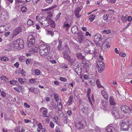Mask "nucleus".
<instances>
[{"instance_id": "1", "label": "nucleus", "mask_w": 132, "mask_h": 132, "mask_svg": "<svg viewBox=\"0 0 132 132\" xmlns=\"http://www.w3.org/2000/svg\"><path fill=\"white\" fill-rule=\"evenodd\" d=\"M13 47L18 49H22L24 47V43L22 39H18L14 41Z\"/></svg>"}, {"instance_id": "2", "label": "nucleus", "mask_w": 132, "mask_h": 132, "mask_svg": "<svg viewBox=\"0 0 132 132\" xmlns=\"http://www.w3.org/2000/svg\"><path fill=\"white\" fill-rule=\"evenodd\" d=\"M131 122L127 119L123 120L121 123V128L123 130H127L130 126Z\"/></svg>"}, {"instance_id": "3", "label": "nucleus", "mask_w": 132, "mask_h": 132, "mask_svg": "<svg viewBox=\"0 0 132 132\" xmlns=\"http://www.w3.org/2000/svg\"><path fill=\"white\" fill-rule=\"evenodd\" d=\"M35 34H34L30 35L28 36L27 43L28 47L32 46L35 44Z\"/></svg>"}, {"instance_id": "4", "label": "nucleus", "mask_w": 132, "mask_h": 132, "mask_svg": "<svg viewBox=\"0 0 132 132\" xmlns=\"http://www.w3.org/2000/svg\"><path fill=\"white\" fill-rule=\"evenodd\" d=\"M39 21L40 23L41 26L43 28L47 27L49 24V20L47 19L44 16L40 17Z\"/></svg>"}, {"instance_id": "5", "label": "nucleus", "mask_w": 132, "mask_h": 132, "mask_svg": "<svg viewBox=\"0 0 132 132\" xmlns=\"http://www.w3.org/2000/svg\"><path fill=\"white\" fill-rule=\"evenodd\" d=\"M78 35V40L79 43H82L84 42L85 43H87L88 44V45H91L92 44V42L88 39H84L83 37L82 36L83 35L82 32L81 33V34H79Z\"/></svg>"}, {"instance_id": "6", "label": "nucleus", "mask_w": 132, "mask_h": 132, "mask_svg": "<svg viewBox=\"0 0 132 132\" xmlns=\"http://www.w3.org/2000/svg\"><path fill=\"white\" fill-rule=\"evenodd\" d=\"M94 37L96 46L98 47L100 46L102 42L101 35L99 34H98L95 35Z\"/></svg>"}, {"instance_id": "7", "label": "nucleus", "mask_w": 132, "mask_h": 132, "mask_svg": "<svg viewBox=\"0 0 132 132\" xmlns=\"http://www.w3.org/2000/svg\"><path fill=\"white\" fill-rule=\"evenodd\" d=\"M86 124L84 120L80 121L77 123H76V127L77 129H81L84 128Z\"/></svg>"}, {"instance_id": "8", "label": "nucleus", "mask_w": 132, "mask_h": 132, "mask_svg": "<svg viewBox=\"0 0 132 132\" xmlns=\"http://www.w3.org/2000/svg\"><path fill=\"white\" fill-rule=\"evenodd\" d=\"M40 46V48L43 49L46 56L48 55L50 51V47L49 46L44 44H42Z\"/></svg>"}, {"instance_id": "9", "label": "nucleus", "mask_w": 132, "mask_h": 132, "mask_svg": "<svg viewBox=\"0 0 132 132\" xmlns=\"http://www.w3.org/2000/svg\"><path fill=\"white\" fill-rule=\"evenodd\" d=\"M22 29L21 26H19L14 29L12 33V38L14 37L19 34L21 31Z\"/></svg>"}, {"instance_id": "10", "label": "nucleus", "mask_w": 132, "mask_h": 132, "mask_svg": "<svg viewBox=\"0 0 132 132\" xmlns=\"http://www.w3.org/2000/svg\"><path fill=\"white\" fill-rule=\"evenodd\" d=\"M71 31L75 35H78L82 32L81 30H78V27L76 26H74L72 28Z\"/></svg>"}, {"instance_id": "11", "label": "nucleus", "mask_w": 132, "mask_h": 132, "mask_svg": "<svg viewBox=\"0 0 132 132\" xmlns=\"http://www.w3.org/2000/svg\"><path fill=\"white\" fill-rule=\"evenodd\" d=\"M121 111L123 113L126 114L127 113L129 110V107L126 105H122L120 106Z\"/></svg>"}, {"instance_id": "12", "label": "nucleus", "mask_w": 132, "mask_h": 132, "mask_svg": "<svg viewBox=\"0 0 132 132\" xmlns=\"http://www.w3.org/2000/svg\"><path fill=\"white\" fill-rule=\"evenodd\" d=\"M106 130L108 132H117L115 128L112 126V125L108 126L106 127Z\"/></svg>"}, {"instance_id": "13", "label": "nucleus", "mask_w": 132, "mask_h": 132, "mask_svg": "<svg viewBox=\"0 0 132 132\" xmlns=\"http://www.w3.org/2000/svg\"><path fill=\"white\" fill-rule=\"evenodd\" d=\"M40 111L42 112L43 113V116L44 117H48L47 116V111L46 109L45 108L42 107L40 109Z\"/></svg>"}, {"instance_id": "14", "label": "nucleus", "mask_w": 132, "mask_h": 132, "mask_svg": "<svg viewBox=\"0 0 132 132\" xmlns=\"http://www.w3.org/2000/svg\"><path fill=\"white\" fill-rule=\"evenodd\" d=\"M87 48L85 49V51L86 53L89 54H93L94 53L95 51L94 48L92 46H91L89 50L88 49V50H87Z\"/></svg>"}, {"instance_id": "15", "label": "nucleus", "mask_w": 132, "mask_h": 132, "mask_svg": "<svg viewBox=\"0 0 132 132\" xmlns=\"http://www.w3.org/2000/svg\"><path fill=\"white\" fill-rule=\"evenodd\" d=\"M75 71L76 72L78 75H80L81 74L82 72L81 68L80 67L79 65H78L75 68Z\"/></svg>"}, {"instance_id": "16", "label": "nucleus", "mask_w": 132, "mask_h": 132, "mask_svg": "<svg viewBox=\"0 0 132 132\" xmlns=\"http://www.w3.org/2000/svg\"><path fill=\"white\" fill-rule=\"evenodd\" d=\"M112 115L114 116L115 118H117L119 117V110L118 109H114L112 112Z\"/></svg>"}, {"instance_id": "17", "label": "nucleus", "mask_w": 132, "mask_h": 132, "mask_svg": "<svg viewBox=\"0 0 132 132\" xmlns=\"http://www.w3.org/2000/svg\"><path fill=\"white\" fill-rule=\"evenodd\" d=\"M64 51L67 53L68 54H70L71 53L70 50L68 47V44H66L64 47L63 50L62 52H64Z\"/></svg>"}, {"instance_id": "18", "label": "nucleus", "mask_w": 132, "mask_h": 132, "mask_svg": "<svg viewBox=\"0 0 132 132\" xmlns=\"http://www.w3.org/2000/svg\"><path fill=\"white\" fill-rule=\"evenodd\" d=\"M58 43L59 44L57 47L56 49L59 51H61L63 49V48L62 47V42L61 40H59Z\"/></svg>"}, {"instance_id": "19", "label": "nucleus", "mask_w": 132, "mask_h": 132, "mask_svg": "<svg viewBox=\"0 0 132 132\" xmlns=\"http://www.w3.org/2000/svg\"><path fill=\"white\" fill-rule=\"evenodd\" d=\"M62 54H63L64 58L68 60H69L70 59V57L68 55L69 54H68L67 53L65 52V51L62 52Z\"/></svg>"}, {"instance_id": "20", "label": "nucleus", "mask_w": 132, "mask_h": 132, "mask_svg": "<svg viewBox=\"0 0 132 132\" xmlns=\"http://www.w3.org/2000/svg\"><path fill=\"white\" fill-rule=\"evenodd\" d=\"M76 56L78 59L81 60H85V57L82 56L80 53H77L76 54Z\"/></svg>"}, {"instance_id": "21", "label": "nucleus", "mask_w": 132, "mask_h": 132, "mask_svg": "<svg viewBox=\"0 0 132 132\" xmlns=\"http://www.w3.org/2000/svg\"><path fill=\"white\" fill-rule=\"evenodd\" d=\"M109 102L111 105H114L116 104V103L114 100V98L113 96H111L110 97Z\"/></svg>"}, {"instance_id": "22", "label": "nucleus", "mask_w": 132, "mask_h": 132, "mask_svg": "<svg viewBox=\"0 0 132 132\" xmlns=\"http://www.w3.org/2000/svg\"><path fill=\"white\" fill-rule=\"evenodd\" d=\"M101 93L102 95L105 99L106 100L108 99V95L106 92L104 90H102L101 91Z\"/></svg>"}, {"instance_id": "23", "label": "nucleus", "mask_w": 132, "mask_h": 132, "mask_svg": "<svg viewBox=\"0 0 132 132\" xmlns=\"http://www.w3.org/2000/svg\"><path fill=\"white\" fill-rule=\"evenodd\" d=\"M29 92L34 93H37L38 89L37 88H35L34 87H31L29 88Z\"/></svg>"}, {"instance_id": "24", "label": "nucleus", "mask_w": 132, "mask_h": 132, "mask_svg": "<svg viewBox=\"0 0 132 132\" xmlns=\"http://www.w3.org/2000/svg\"><path fill=\"white\" fill-rule=\"evenodd\" d=\"M39 54L41 56L43 57L46 56L45 54V52L43 51V49L40 48V46L39 47Z\"/></svg>"}, {"instance_id": "25", "label": "nucleus", "mask_w": 132, "mask_h": 132, "mask_svg": "<svg viewBox=\"0 0 132 132\" xmlns=\"http://www.w3.org/2000/svg\"><path fill=\"white\" fill-rule=\"evenodd\" d=\"M81 111L83 113L87 114L88 113V108L86 107H84L81 109Z\"/></svg>"}, {"instance_id": "26", "label": "nucleus", "mask_w": 132, "mask_h": 132, "mask_svg": "<svg viewBox=\"0 0 132 132\" xmlns=\"http://www.w3.org/2000/svg\"><path fill=\"white\" fill-rule=\"evenodd\" d=\"M80 11V9L79 7L77 8L75 11V14L77 18H79L80 16L79 15V13Z\"/></svg>"}, {"instance_id": "27", "label": "nucleus", "mask_w": 132, "mask_h": 132, "mask_svg": "<svg viewBox=\"0 0 132 132\" xmlns=\"http://www.w3.org/2000/svg\"><path fill=\"white\" fill-rule=\"evenodd\" d=\"M49 23L50 26L52 27H54L55 26V22L52 20L49 19Z\"/></svg>"}, {"instance_id": "28", "label": "nucleus", "mask_w": 132, "mask_h": 132, "mask_svg": "<svg viewBox=\"0 0 132 132\" xmlns=\"http://www.w3.org/2000/svg\"><path fill=\"white\" fill-rule=\"evenodd\" d=\"M101 103L103 108V109L105 108L107 105L106 101L105 100H102Z\"/></svg>"}, {"instance_id": "29", "label": "nucleus", "mask_w": 132, "mask_h": 132, "mask_svg": "<svg viewBox=\"0 0 132 132\" xmlns=\"http://www.w3.org/2000/svg\"><path fill=\"white\" fill-rule=\"evenodd\" d=\"M90 89H88L87 90V96L88 97V100L89 101V102H90L91 104L92 105V101H91V98L89 96V94L90 93Z\"/></svg>"}, {"instance_id": "30", "label": "nucleus", "mask_w": 132, "mask_h": 132, "mask_svg": "<svg viewBox=\"0 0 132 132\" xmlns=\"http://www.w3.org/2000/svg\"><path fill=\"white\" fill-rule=\"evenodd\" d=\"M102 49H103L104 48H109L110 47V45L106 43H103L102 44Z\"/></svg>"}, {"instance_id": "31", "label": "nucleus", "mask_w": 132, "mask_h": 132, "mask_svg": "<svg viewBox=\"0 0 132 132\" xmlns=\"http://www.w3.org/2000/svg\"><path fill=\"white\" fill-rule=\"evenodd\" d=\"M60 66L61 68L63 69L68 68L67 65L64 63L61 64L60 65Z\"/></svg>"}, {"instance_id": "32", "label": "nucleus", "mask_w": 132, "mask_h": 132, "mask_svg": "<svg viewBox=\"0 0 132 132\" xmlns=\"http://www.w3.org/2000/svg\"><path fill=\"white\" fill-rule=\"evenodd\" d=\"M55 7V6H53L52 7H51V8H49L48 9H42V11L43 12H46L48 11H50V10H53V9H54Z\"/></svg>"}, {"instance_id": "33", "label": "nucleus", "mask_w": 132, "mask_h": 132, "mask_svg": "<svg viewBox=\"0 0 132 132\" xmlns=\"http://www.w3.org/2000/svg\"><path fill=\"white\" fill-rule=\"evenodd\" d=\"M27 24L29 25H32L34 24V22L30 19H29L28 21Z\"/></svg>"}, {"instance_id": "34", "label": "nucleus", "mask_w": 132, "mask_h": 132, "mask_svg": "<svg viewBox=\"0 0 132 132\" xmlns=\"http://www.w3.org/2000/svg\"><path fill=\"white\" fill-rule=\"evenodd\" d=\"M104 68V66H98V71L100 72H101L103 71Z\"/></svg>"}, {"instance_id": "35", "label": "nucleus", "mask_w": 132, "mask_h": 132, "mask_svg": "<svg viewBox=\"0 0 132 132\" xmlns=\"http://www.w3.org/2000/svg\"><path fill=\"white\" fill-rule=\"evenodd\" d=\"M97 65L98 66H104V64L102 61H99L97 63Z\"/></svg>"}, {"instance_id": "36", "label": "nucleus", "mask_w": 132, "mask_h": 132, "mask_svg": "<svg viewBox=\"0 0 132 132\" xmlns=\"http://www.w3.org/2000/svg\"><path fill=\"white\" fill-rule=\"evenodd\" d=\"M1 60L3 61L7 62L9 61V59L6 57L3 56L1 58Z\"/></svg>"}, {"instance_id": "37", "label": "nucleus", "mask_w": 132, "mask_h": 132, "mask_svg": "<svg viewBox=\"0 0 132 132\" xmlns=\"http://www.w3.org/2000/svg\"><path fill=\"white\" fill-rule=\"evenodd\" d=\"M57 108L60 111L62 110V106L61 103V102L59 103V104L58 103L57 104Z\"/></svg>"}, {"instance_id": "38", "label": "nucleus", "mask_w": 132, "mask_h": 132, "mask_svg": "<svg viewBox=\"0 0 132 132\" xmlns=\"http://www.w3.org/2000/svg\"><path fill=\"white\" fill-rule=\"evenodd\" d=\"M95 17V15L93 14L89 16V20L91 21H93Z\"/></svg>"}, {"instance_id": "39", "label": "nucleus", "mask_w": 132, "mask_h": 132, "mask_svg": "<svg viewBox=\"0 0 132 132\" xmlns=\"http://www.w3.org/2000/svg\"><path fill=\"white\" fill-rule=\"evenodd\" d=\"M53 12L52 11H49L47 12V15L49 18H51L52 16Z\"/></svg>"}, {"instance_id": "40", "label": "nucleus", "mask_w": 132, "mask_h": 132, "mask_svg": "<svg viewBox=\"0 0 132 132\" xmlns=\"http://www.w3.org/2000/svg\"><path fill=\"white\" fill-rule=\"evenodd\" d=\"M25 79H23L20 78L19 79V81L20 83L21 84H24V81Z\"/></svg>"}, {"instance_id": "41", "label": "nucleus", "mask_w": 132, "mask_h": 132, "mask_svg": "<svg viewBox=\"0 0 132 132\" xmlns=\"http://www.w3.org/2000/svg\"><path fill=\"white\" fill-rule=\"evenodd\" d=\"M6 2L8 5H9L10 3H13V0H5Z\"/></svg>"}, {"instance_id": "42", "label": "nucleus", "mask_w": 132, "mask_h": 132, "mask_svg": "<svg viewBox=\"0 0 132 132\" xmlns=\"http://www.w3.org/2000/svg\"><path fill=\"white\" fill-rule=\"evenodd\" d=\"M89 83L90 85H95V81L93 80H89Z\"/></svg>"}, {"instance_id": "43", "label": "nucleus", "mask_w": 132, "mask_h": 132, "mask_svg": "<svg viewBox=\"0 0 132 132\" xmlns=\"http://www.w3.org/2000/svg\"><path fill=\"white\" fill-rule=\"evenodd\" d=\"M108 16L107 14L104 15L103 16V19L104 20L106 21H107L108 20Z\"/></svg>"}, {"instance_id": "44", "label": "nucleus", "mask_w": 132, "mask_h": 132, "mask_svg": "<svg viewBox=\"0 0 132 132\" xmlns=\"http://www.w3.org/2000/svg\"><path fill=\"white\" fill-rule=\"evenodd\" d=\"M35 74L37 76L39 75L40 73V71L38 69H35Z\"/></svg>"}, {"instance_id": "45", "label": "nucleus", "mask_w": 132, "mask_h": 132, "mask_svg": "<svg viewBox=\"0 0 132 132\" xmlns=\"http://www.w3.org/2000/svg\"><path fill=\"white\" fill-rule=\"evenodd\" d=\"M27 10V8L25 7H22L21 9V11L22 12H25Z\"/></svg>"}, {"instance_id": "46", "label": "nucleus", "mask_w": 132, "mask_h": 132, "mask_svg": "<svg viewBox=\"0 0 132 132\" xmlns=\"http://www.w3.org/2000/svg\"><path fill=\"white\" fill-rule=\"evenodd\" d=\"M121 19L122 21H123V22L124 23L127 21V17L126 16H122L121 17Z\"/></svg>"}, {"instance_id": "47", "label": "nucleus", "mask_w": 132, "mask_h": 132, "mask_svg": "<svg viewBox=\"0 0 132 132\" xmlns=\"http://www.w3.org/2000/svg\"><path fill=\"white\" fill-rule=\"evenodd\" d=\"M73 96H70L69 97L68 102L69 103L70 105L71 104V103L72 102V101L73 99Z\"/></svg>"}, {"instance_id": "48", "label": "nucleus", "mask_w": 132, "mask_h": 132, "mask_svg": "<svg viewBox=\"0 0 132 132\" xmlns=\"http://www.w3.org/2000/svg\"><path fill=\"white\" fill-rule=\"evenodd\" d=\"M96 84L98 86V87H102L103 88V87L101 85H100V81H99V80L97 79V80L96 81Z\"/></svg>"}, {"instance_id": "49", "label": "nucleus", "mask_w": 132, "mask_h": 132, "mask_svg": "<svg viewBox=\"0 0 132 132\" xmlns=\"http://www.w3.org/2000/svg\"><path fill=\"white\" fill-rule=\"evenodd\" d=\"M103 32L105 34H108L111 32V31L109 30H104Z\"/></svg>"}, {"instance_id": "50", "label": "nucleus", "mask_w": 132, "mask_h": 132, "mask_svg": "<svg viewBox=\"0 0 132 132\" xmlns=\"http://www.w3.org/2000/svg\"><path fill=\"white\" fill-rule=\"evenodd\" d=\"M61 14V13L59 12V13L58 14L56 15L55 19H56V20H59Z\"/></svg>"}, {"instance_id": "51", "label": "nucleus", "mask_w": 132, "mask_h": 132, "mask_svg": "<svg viewBox=\"0 0 132 132\" xmlns=\"http://www.w3.org/2000/svg\"><path fill=\"white\" fill-rule=\"evenodd\" d=\"M59 79L60 80L64 82H66L67 81V79L65 78L60 77V78Z\"/></svg>"}, {"instance_id": "52", "label": "nucleus", "mask_w": 132, "mask_h": 132, "mask_svg": "<svg viewBox=\"0 0 132 132\" xmlns=\"http://www.w3.org/2000/svg\"><path fill=\"white\" fill-rule=\"evenodd\" d=\"M21 128L20 127H16L15 129V132H20Z\"/></svg>"}, {"instance_id": "53", "label": "nucleus", "mask_w": 132, "mask_h": 132, "mask_svg": "<svg viewBox=\"0 0 132 132\" xmlns=\"http://www.w3.org/2000/svg\"><path fill=\"white\" fill-rule=\"evenodd\" d=\"M17 82V81L14 80H13L12 81H10V83L12 85H14L16 84V82Z\"/></svg>"}, {"instance_id": "54", "label": "nucleus", "mask_w": 132, "mask_h": 132, "mask_svg": "<svg viewBox=\"0 0 132 132\" xmlns=\"http://www.w3.org/2000/svg\"><path fill=\"white\" fill-rule=\"evenodd\" d=\"M21 74L22 76H25L26 75V72L23 69L22 70V71H21Z\"/></svg>"}, {"instance_id": "55", "label": "nucleus", "mask_w": 132, "mask_h": 132, "mask_svg": "<svg viewBox=\"0 0 132 132\" xmlns=\"http://www.w3.org/2000/svg\"><path fill=\"white\" fill-rule=\"evenodd\" d=\"M0 78L2 80H3L5 81L7 80V78L6 77L4 76H1L0 77Z\"/></svg>"}, {"instance_id": "56", "label": "nucleus", "mask_w": 132, "mask_h": 132, "mask_svg": "<svg viewBox=\"0 0 132 132\" xmlns=\"http://www.w3.org/2000/svg\"><path fill=\"white\" fill-rule=\"evenodd\" d=\"M58 118L57 116H56L53 119V120L55 122H58Z\"/></svg>"}, {"instance_id": "57", "label": "nucleus", "mask_w": 132, "mask_h": 132, "mask_svg": "<svg viewBox=\"0 0 132 132\" xmlns=\"http://www.w3.org/2000/svg\"><path fill=\"white\" fill-rule=\"evenodd\" d=\"M83 77L84 79H85L87 80L89 79V77L87 75L85 74L83 75Z\"/></svg>"}, {"instance_id": "58", "label": "nucleus", "mask_w": 132, "mask_h": 132, "mask_svg": "<svg viewBox=\"0 0 132 132\" xmlns=\"http://www.w3.org/2000/svg\"><path fill=\"white\" fill-rule=\"evenodd\" d=\"M63 119L64 120V122L65 123H67V116H64L63 118Z\"/></svg>"}, {"instance_id": "59", "label": "nucleus", "mask_w": 132, "mask_h": 132, "mask_svg": "<svg viewBox=\"0 0 132 132\" xmlns=\"http://www.w3.org/2000/svg\"><path fill=\"white\" fill-rule=\"evenodd\" d=\"M30 82L31 83H35L36 82L35 80L34 79H31L30 80Z\"/></svg>"}, {"instance_id": "60", "label": "nucleus", "mask_w": 132, "mask_h": 132, "mask_svg": "<svg viewBox=\"0 0 132 132\" xmlns=\"http://www.w3.org/2000/svg\"><path fill=\"white\" fill-rule=\"evenodd\" d=\"M31 62V60L30 59H28L26 61V64H30Z\"/></svg>"}, {"instance_id": "61", "label": "nucleus", "mask_w": 132, "mask_h": 132, "mask_svg": "<svg viewBox=\"0 0 132 132\" xmlns=\"http://www.w3.org/2000/svg\"><path fill=\"white\" fill-rule=\"evenodd\" d=\"M90 66V64H89L88 63H87L85 65V67L86 68V69L88 68H89Z\"/></svg>"}, {"instance_id": "62", "label": "nucleus", "mask_w": 132, "mask_h": 132, "mask_svg": "<svg viewBox=\"0 0 132 132\" xmlns=\"http://www.w3.org/2000/svg\"><path fill=\"white\" fill-rule=\"evenodd\" d=\"M64 26L65 27H67L68 28H69L70 27V26L68 23H64Z\"/></svg>"}, {"instance_id": "63", "label": "nucleus", "mask_w": 132, "mask_h": 132, "mask_svg": "<svg viewBox=\"0 0 132 132\" xmlns=\"http://www.w3.org/2000/svg\"><path fill=\"white\" fill-rule=\"evenodd\" d=\"M50 126L52 128H54V125L53 123L52 122H51L50 123Z\"/></svg>"}, {"instance_id": "64", "label": "nucleus", "mask_w": 132, "mask_h": 132, "mask_svg": "<svg viewBox=\"0 0 132 132\" xmlns=\"http://www.w3.org/2000/svg\"><path fill=\"white\" fill-rule=\"evenodd\" d=\"M47 3L50 4L53 1V0H45Z\"/></svg>"}]
</instances>
